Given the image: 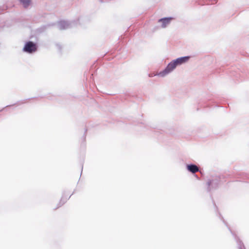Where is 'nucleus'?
<instances>
[{"label":"nucleus","mask_w":249,"mask_h":249,"mask_svg":"<svg viewBox=\"0 0 249 249\" xmlns=\"http://www.w3.org/2000/svg\"><path fill=\"white\" fill-rule=\"evenodd\" d=\"M189 58V56H185L178 58L177 59L172 61L168 64L165 69L160 72L159 74L162 76H165L174 70L178 65H181L187 62Z\"/></svg>","instance_id":"f257e3e1"},{"label":"nucleus","mask_w":249,"mask_h":249,"mask_svg":"<svg viewBox=\"0 0 249 249\" xmlns=\"http://www.w3.org/2000/svg\"><path fill=\"white\" fill-rule=\"evenodd\" d=\"M37 50V47L35 43L32 41L27 42L23 48V51L28 53H32Z\"/></svg>","instance_id":"f03ea898"},{"label":"nucleus","mask_w":249,"mask_h":249,"mask_svg":"<svg viewBox=\"0 0 249 249\" xmlns=\"http://www.w3.org/2000/svg\"><path fill=\"white\" fill-rule=\"evenodd\" d=\"M172 19V18H165L159 19L158 22L161 23V27L162 28H165L168 24H169Z\"/></svg>","instance_id":"7ed1b4c3"},{"label":"nucleus","mask_w":249,"mask_h":249,"mask_svg":"<svg viewBox=\"0 0 249 249\" xmlns=\"http://www.w3.org/2000/svg\"><path fill=\"white\" fill-rule=\"evenodd\" d=\"M187 169L193 173H195L199 170L197 166L194 164L188 165L187 166Z\"/></svg>","instance_id":"20e7f679"},{"label":"nucleus","mask_w":249,"mask_h":249,"mask_svg":"<svg viewBox=\"0 0 249 249\" xmlns=\"http://www.w3.org/2000/svg\"><path fill=\"white\" fill-rule=\"evenodd\" d=\"M19 1L23 4L25 7H27L30 4V0H19Z\"/></svg>","instance_id":"39448f33"},{"label":"nucleus","mask_w":249,"mask_h":249,"mask_svg":"<svg viewBox=\"0 0 249 249\" xmlns=\"http://www.w3.org/2000/svg\"><path fill=\"white\" fill-rule=\"evenodd\" d=\"M211 181H210V182H208V185H211Z\"/></svg>","instance_id":"423d86ee"},{"label":"nucleus","mask_w":249,"mask_h":249,"mask_svg":"<svg viewBox=\"0 0 249 249\" xmlns=\"http://www.w3.org/2000/svg\"><path fill=\"white\" fill-rule=\"evenodd\" d=\"M65 202V201H63V202H62V203H61V205H62L63 204H64Z\"/></svg>","instance_id":"0eeeda50"}]
</instances>
